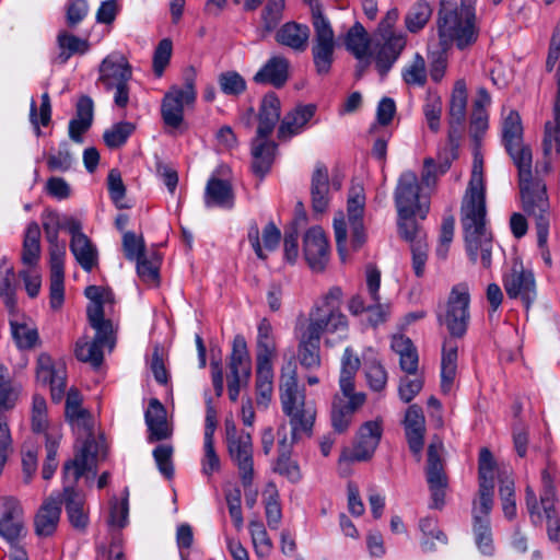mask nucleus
I'll use <instances>...</instances> for the list:
<instances>
[{"mask_svg":"<svg viewBox=\"0 0 560 560\" xmlns=\"http://www.w3.org/2000/svg\"><path fill=\"white\" fill-rule=\"evenodd\" d=\"M345 46L355 58L371 57V40L360 22H355L346 33Z\"/></svg>","mask_w":560,"mask_h":560,"instance_id":"obj_45","label":"nucleus"},{"mask_svg":"<svg viewBox=\"0 0 560 560\" xmlns=\"http://www.w3.org/2000/svg\"><path fill=\"white\" fill-rule=\"evenodd\" d=\"M12 338L20 350H31L39 342L36 325L31 319H10Z\"/></svg>","mask_w":560,"mask_h":560,"instance_id":"obj_42","label":"nucleus"},{"mask_svg":"<svg viewBox=\"0 0 560 560\" xmlns=\"http://www.w3.org/2000/svg\"><path fill=\"white\" fill-rule=\"evenodd\" d=\"M312 207L316 212H324L329 205V177L327 167L318 163L311 179Z\"/></svg>","mask_w":560,"mask_h":560,"instance_id":"obj_35","label":"nucleus"},{"mask_svg":"<svg viewBox=\"0 0 560 560\" xmlns=\"http://www.w3.org/2000/svg\"><path fill=\"white\" fill-rule=\"evenodd\" d=\"M70 250L81 268L91 272L98 265V250L88 237L77 236L70 242Z\"/></svg>","mask_w":560,"mask_h":560,"instance_id":"obj_43","label":"nucleus"},{"mask_svg":"<svg viewBox=\"0 0 560 560\" xmlns=\"http://www.w3.org/2000/svg\"><path fill=\"white\" fill-rule=\"evenodd\" d=\"M248 241L260 259L267 258V253L273 252L281 238L280 230L275 225L273 222H269L261 232V242H260V231L256 223L250 224L247 233Z\"/></svg>","mask_w":560,"mask_h":560,"instance_id":"obj_30","label":"nucleus"},{"mask_svg":"<svg viewBox=\"0 0 560 560\" xmlns=\"http://www.w3.org/2000/svg\"><path fill=\"white\" fill-rule=\"evenodd\" d=\"M135 131V125L128 121L115 124L103 135L104 142L109 148L121 147Z\"/></svg>","mask_w":560,"mask_h":560,"instance_id":"obj_64","label":"nucleus"},{"mask_svg":"<svg viewBox=\"0 0 560 560\" xmlns=\"http://www.w3.org/2000/svg\"><path fill=\"white\" fill-rule=\"evenodd\" d=\"M258 119V136L268 138L280 119V100L275 93H268L264 96Z\"/></svg>","mask_w":560,"mask_h":560,"instance_id":"obj_38","label":"nucleus"},{"mask_svg":"<svg viewBox=\"0 0 560 560\" xmlns=\"http://www.w3.org/2000/svg\"><path fill=\"white\" fill-rule=\"evenodd\" d=\"M205 203L208 208L232 209L234 206V192L231 184L228 180L211 177L206 186Z\"/></svg>","mask_w":560,"mask_h":560,"instance_id":"obj_36","label":"nucleus"},{"mask_svg":"<svg viewBox=\"0 0 560 560\" xmlns=\"http://www.w3.org/2000/svg\"><path fill=\"white\" fill-rule=\"evenodd\" d=\"M56 427L57 425L50 427L48 423L46 399L38 394L33 395V400H32V428H33V431L37 432V433L43 432L45 434L48 430L56 428Z\"/></svg>","mask_w":560,"mask_h":560,"instance_id":"obj_62","label":"nucleus"},{"mask_svg":"<svg viewBox=\"0 0 560 560\" xmlns=\"http://www.w3.org/2000/svg\"><path fill=\"white\" fill-rule=\"evenodd\" d=\"M342 291L339 287H332L310 310L307 317L299 319L295 329L322 339L324 335L338 334L346 337L349 323L341 312L340 304Z\"/></svg>","mask_w":560,"mask_h":560,"instance_id":"obj_3","label":"nucleus"},{"mask_svg":"<svg viewBox=\"0 0 560 560\" xmlns=\"http://www.w3.org/2000/svg\"><path fill=\"white\" fill-rule=\"evenodd\" d=\"M300 364L306 369H318L322 364L320 339L301 329H295Z\"/></svg>","mask_w":560,"mask_h":560,"instance_id":"obj_37","label":"nucleus"},{"mask_svg":"<svg viewBox=\"0 0 560 560\" xmlns=\"http://www.w3.org/2000/svg\"><path fill=\"white\" fill-rule=\"evenodd\" d=\"M383 433L382 422L372 420L363 423L358 432L352 451L345 450L339 458V466L353 462L370 459L377 448Z\"/></svg>","mask_w":560,"mask_h":560,"instance_id":"obj_14","label":"nucleus"},{"mask_svg":"<svg viewBox=\"0 0 560 560\" xmlns=\"http://www.w3.org/2000/svg\"><path fill=\"white\" fill-rule=\"evenodd\" d=\"M502 140L506 151L518 170V186L521 196L536 192L537 186L546 185L542 179L533 177L532 151L523 144V126L520 114L510 109L502 119Z\"/></svg>","mask_w":560,"mask_h":560,"instance_id":"obj_4","label":"nucleus"},{"mask_svg":"<svg viewBox=\"0 0 560 560\" xmlns=\"http://www.w3.org/2000/svg\"><path fill=\"white\" fill-rule=\"evenodd\" d=\"M467 86L464 80H457L454 84L450 106L448 122L450 126H460L466 118L467 108Z\"/></svg>","mask_w":560,"mask_h":560,"instance_id":"obj_46","label":"nucleus"},{"mask_svg":"<svg viewBox=\"0 0 560 560\" xmlns=\"http://www.w3.org/2000/svg\"><path fill=\"white\" fill-rule=\"evenodd\" d=\"M84 294L90 300L86 307L90 326L92 328H101L104 325L108 327V324H112V322L104 317V304L113 301V293L102 287L89 285Z\"/></svg>","mask_w":560,"mask_h":560,"instance_id":"obj_28","label":"nucleus"},{"mask_svg":"<svg viewBox=\"0 0 560 560\" xmlns=\"http://www.w3.org/2000/svg\"><path fill=\"white\" fill-rule=\"evenodd\" d=\"M21 387L12 382L9 369L0 363V415L15 407Z\"/></svg>","mask_w":560,"mask_h":560,"instance_id":"obj_52","label":"nucleus"},{"mask_svg":"<svg viewBox=\"0 0 560 560\" xmlns=\"http://www.w3.org/2000/svg\"><path fill=\"white\" fill-rule=\"evenodd\" d=\"M536 192L521 196L523 209L536 220L538 246L541 252V258L546 266L551 267V254L547 246L549 234V202L546 191V185H538Z\"/></svg>","mask_w":560,"mask_h":560,"instance_id":"obj_12","label":"nucleus"},{"mask_svg":"<svg viewBox=\"0 0 560 560\" xmlns=\"http://www.w3.org/2000/svg\"><path fill=\"white\" fill-rule=\"evenodd\" d=\"M402 79L408 85L422 86L427 82L425 60L420 54H416L412 60L402 70Z\"/></svg>","mask_w":560,"mask_h":560,"instance_id":"obj_61","label":"nucleus"},{"mask_svg":"<svg viewBox=\"0 0 560 560\" xmlns=\"http://www.w3.org/2000/svg\"><path fill=\"white\" fill-rule=\"evenodd\" d=\"M316 106L313 104L299 105L292 112L288 113L278 131L280 139H289L300 133L305 125L313 118Z\"/></svg>","mask_w":560,"mask_h":560,"instance_id":"obj_34","label":"nucleus"},{"mask_svg":"<svg viewBox=\"0 0 560 560\" xmlns=\"http://www.w3.org/2000/svg\"><path fill=\"white\" fill-rule=\"evenodd\" d=\"M50 265V306L59 310L65 299V259L49 260Z\"/></svg>","mask_w":560,"mask_h":560,"instance_id":"obj_53","label":"nucleus"},{"mask_svg":"<svg viewBox=\"0 0 560 560\" xmlns=\"http://www.w3.org/2000/svg\"><path fill=\"white\" fill-rule=\"evenodd\" d=\"M494 485H479V499L474 502V522L489 521V514L493 505Z\"/></svg>","mask_w":560,"mask_h":560,"instance_id":"obj_59","label":"nucleus"},{"mask_svg":"<svg viewBox=\"0 0 560 560\" xmlns=\"http://www.w3.org/2000/svg\"><path fill=\"white\" fill-rule=\"evenodd\" d=\"M308 37V27L293 22L285 23L276 34V39L279 44L300 51L306 48Z\"/></svg>","mask_w":560,"mask_h":560,"instance_id":"obj_44","label":"nucleus"},{"mask_svg":"<svg viewBox=\"0 0 560 560\" xmlns=\"http://www.w3.org/2000/svg\"><path fill=\"white\" fill-rule=\"evenodd\" d=\"M144 420L148 427L149 442L167 440L172 436L173 430L166 418V409L158 398L149 400L144 412Z\"/></svg>","mask_w":560,"mask_h":560,"instance_id":"obj_25","label":"nucleus"},{"mask_svg":"<svg viewBox=\"0 0 560 560\" xmlns=\"http://www.w3.org/2000/svg\"><path fill=\"white\" fill-rule=\"evenodd\" d=\"M279 456L275 465V471L288 478L291 482H296L301 479L300 467L296 462L292 460L289 456V445L287 444V436L283 434L282 440L279 442Z\"/></svg>","mask_w":560,"mask_h":560,"instance_id":"obj_55","label":"nucleus"},{"mask_svg":"<svg viewBox=\"0 0 560 560\" xmlns=\"http://www.w3.org/2000/svg\"><path fill=\"white\" fill-rule=\"evenodd\" d=\"M443 444L440 440L433 441L428 447L427 478L432 495V506L440 509L444 504L446 475L441 458Z\"/></svg>","mask_w":560,"mask_h":560,"instance_id":"obj_18","label":"nucleus"},{"mask_svg":"<svg viewBox=\"0 0 560 560\" xmlns=\"http://www.w3.org/2000/svg\"><path fill=\"white\" fill-rule=\"evenodd\" d=\"M42 224L49 244V260L65 259L66 244L59 241V232L63 226V215L54 210H46L42 214Z\"/></svg>","mask_w":560,"mask_h":560,"instance_id":"obj_27","label":"nucleus"},{"mask_svg":"<svg viewBox=\"0 0 560 560\" xmlns=\"http://www.w3.org/2000/svg\"><path fill=\"white\" fill-rule=\"evenodd\" d=\"M252 373V360L247 342L242 335H236L229 358V377L243 378L247 383Z\"/></svg>","mask_w":560,"mask_h":560,"instance_id":"obj_31","label":"nucleus"},{"mask_svg":"<svg viewBox=\"0 0 560 560\" xmlns=\"http://www.w3.org/2000/svg\"><path fill=\"white\" fill-rule=\"evenodd\" d=\"M95 441L86 438L81 450L72 460L63 466V476L70 483H75L86 471L93 470L96 466Z\"/></svg>","mask_w":560,"mask_h":560,"instance_id":"obj_24","label":"nucleus"},{"mask_svg":"<svg viewBox=\"0 0 560 560\" xmlns=\"http://www.w3.org/2000/svg\"><path fill=\"white\" fill-rule=\"evenodd\" d=\"M14 279L13 267L9 265L4 257L0 260V298L11 315H15L16 300L15 288L12 283Z\"/></svg>","mask_w":560,"mask_h":560,"instance_id":"obj_51","label":"nucleus"},{"mask_svg":"<svg viewBox=\"0 0 560 560\" xmlns=\"http://www.w3.org/2000/svg\"><path fill=\"white\" fill-rule=\"evenodd\" d=\"M406 46V36L376 37L373 39L375 67L382 77L386 75Z\"/></svg>","mask_w":560,"mask_h":560,"instance_id":"obj_22","label":"nucleus"},{"mask_svg":"<svg viewBox=\"0 0 560 560\" xmlns=\"http://www.w3.org/2000/svg\"><path fill=\"white\" fill-rule=\"evenodd\" d=\"M256 404L267 408L273 396V365L256 364Z\"/></svg>","mask_w":560,"mask_h":560,"instance_id":"obj_47","label":"nucleus"},{"mask_svg":"<svg viewBox=\"0 0 560 560\" xmlns=\"http://www.w3.org/2000/svg\"><path fill=\"white\" fill-rule=\"evenodd\" d=\"M25 535L24 510L21 502L11 495L0 498V537L10 544Z\"/></svg>","mask_w":560,"mask_h":560,"instance_id":"obj_16","label":"nucleus"},{"mask_svg":"<svg viewBox=\"0 0 560 560\" xmlns=\"http://www.w3.org/2000/svg\"><path fill=\"white\" fill-rule=\"evenodd\" d=\"M460 223L469 259L489 268L493 236L488 226L483 156L479 149L474 152L471 175L460 207Z\"/></svg>","mask_w":560,"mask_h":560,"instance_id":"obj_1","label":"nucleus"},{"mask_svg":"<svg viewBox=\"0 0 560 560\" xmlns=\"http://www.w3.org/2000/svg\"><path fill=\"white\" fill-rule=\"evenodd\" d=\"M42 102L39 109H37L36 102L32 100L30 106V120L35 128L37 137L42 135L40 126L46 127L51 119V104L50 97L47 92L42 94Z\"/></svg>","mask_w":560,"mask_h":560,"instance_id":"obj_58","label":"nucleus"},{"mask_svg":"<svg viewBox=\"0 0 560 560\" xmlns=\"http://www.w3.org/2000/svg\"><path fill=\"white\" fill-rule=\"evenodd\" d=\"M249 533L254 545L255 553L259 558H266L272 550V541L261 522L249 523Z\"/></svg>","mask_w":560,"mask_h":560,"instance_id":"obj_60","label":"nucleus"},{"mask_svg":"<svg viewBox=\"0 0 560 560\" xmlns=\"http://www.w3.org/2000/svg\"><path fill=\"white\" fill-rule=\"evenodd\" d=\"M432 15V7L425 0H418L407 12L405 25L411 33L422 30Z\"/></svg>","mask_w":560,"mask_h":560,"instance_id":"obj_56","label":"nucleus"},{"mask_svg":"<svg viewBox=\"0 0 560 560\" xmlns=\"http://www.w3.org/2000/svg\"><path fill=\"white\" fill-rule=\"evenodd\" d=\"M58 46L61 49L59 58L66 62L74 54H85L90 49L88 39L80 38L67 32H60L57 36Z\"/></svg>","mask_w":560,"mask_h":560,"instance_id":"obj_57","label":"nucleus"},{"mask_svg":"<svg viewBox=\"0 0 560 560\" xmlns=\"http://www.w3.org/2000/svg\"><path fill=\"white\" fill-rule=\"evenodd\" d=\"M132 69L127 58L120 52H112L98 67L100 84L106 92H114V103L125 108L129 103V81Z\"/></svg>","mask_w":560,"mask_h":560,"instance_id":"obj_7","label":"nucleus"},{"mask_svg":"<svg viewBox=\"0 0 560 560\" xmlns=\"http://www.w3.org/2000/svg\"><path fill=\"white\" fill-rule=\"evenodd\" d=\"M36 378L44 385L50 386L51 399L59 402L66 392L67 372L61 361H54L47 353H40L37 358Z\"/></svg>","mask_w":560,"mask_h":560,"instance_id":"obj_19","label":"nucleus"},{"mask_svg":"<svg viewBox=\"0 0 560 560\" xmlns=\"http://www.w3.org/2000/svg\"><path fill=\"white\" fill-rule=\"evenodd\" d=\"M279 397L282 411L289 418L292 439L310 435L316 419V407L313 401L306 400L305 389L299 386L294 366L282 369Z\"/></svg>","mask_w":560,"mask_h":560,"instance_id":"obj_2","label":"nucleus"},{"mask_svg":"<svg viewBox=\"0 0 560 560\" xmlns=\"http://www.w3.org/2000/svg\"><path fill=\"white\" fill-rule=\"evenodd\" d=\"M308 5L314 28V43L312 47L313 61L317 73L325 75L330 71L334 61L336 47L335 33L330 22L323 14L320 3Z\"/></svg>","mask_w":560,"mask_h":560,"instance_id":"obj_8","label":"nucleus"},{"mask_svg":"<svg viewBox=\"0 0 560 560\" xmlns=\"http://www.w3.org/2000/svg\"><path fill=\"white\" fill-rule=\"evenodd\" d=\"M61 501L49 497L45 499L34 516V530L39 537L51 536L59 524Z\"/></svg>","mask_w":560,"mask_h":560,"instance_id":"obj_26","label":"nucleus"},{"mask_svg":"<svg viewBox=\"0 0 560 560\" xmlns=\"http://www.w3.org/2000/svg\"><path fill=\"white\" fill-rule=\"evenodd\" d=\"M364 373L369 387L373 392H383L387 385V372L377 360L365 361Z\"/></svg>","mask_w":560,"mask_h":560,"instance_id":"obj_63","label":"nucleus"},{"mask_svg":"<svg viewBox=\"0 0 560 560\" xmlns=\"http://www.w3.org/2000/svg\"><path fill=\"white\" fill-rule=\"evenodd\" d=\"M365 196L360 186L352 187L347 201V218L350 228V245L353 250L360 249L366 242L363 223Z\"/></svg>","mask_w":560,"mask_h":560,"instance_id":"obj_20","label":"nucleus"},{"mask_svg":"<svg viewBox=\"0 0 560 560\" xmlns=\"http://www.w3.org/2000/svg\"><path fill=\"white\" fill-rule=\"evenodd\" d=\"M475 2L462 0L459 7L441 2L438 28L443 44L455 43L459 49H464L476 40Z\"/></svg>","mask_w":560,"mask_h":560,"instance_id":"obj_5","label":"nucleus"},{"mask_svg":"<svg viewBox=\"0 0 560 560\" xmlns=\"http://www.w3.org/2000/svg\"><path fill=\"white\" fill-rule=\"evenodd\" d=\"M392 349L399 355V365L408 374H416L418 370V353L411 340L405 336H394Z\"/></svg>","mask_w":560,"mask_h":560,"instance_id":"obj_48","label":"nucleus"},{"mask_svg":"<svg viewBox=\"0 0 560 560\" xmlns=\"http://www.w3.org/2000/svg\"><path fill=\"white\" fill-rule=\"evenodd\" d=\"M470 293L466 283H457L447 296L443 310L439 313V320L444 325L451 336L465 335L470 319Z\"/></svg>","mask_w":560,"mask_h":560,"instance_id":"obj_10","label":"nucleus"},{"mask_svg":"<svg viewBox=\"0 0 560 560\" xmlns=\"http://www.w3.org/2000/svg\"><path fill=\"white\" fill-rule=\"evenodd\" d=\"M421 185L418 176L411 171L404 172L397 182L394 192L398 217H418L425 219L430 210L429 197L420 194Z\"/></svg>","mask_w":560,"mask_h":560,"instance_id":"obj_9","label":"nucleus"},{"mask_svg":"<svg viewBox=\"0 0 560 560\" xmlns=\"http://www.w3.org/2000/svg\"><path fill=\"white\" fill-rule=\"evenodd\" d=\"M559 62L556 81L557 94L553 102V120L545 124V133L542 139L544 161L537 164L536 172L549 173L552 164H560V30L557 28L550 44L546 68L552 71L555 65Z\"/></svg>","mask_w":560,"mask_h":560,"instance_id":"obj_6","label":"nucleus"},{"mask_svg":"<svg viewBox=\"0 0 560 560\" xmlns=\"http://www.w3.org/2000/svg\"><path fill=\"white\" fill-rule=\"evenodd\" d=\"M225 443L232 463L237 467L244 487L250 486L254 479V448L252 435L237 430L234 424L225 427Z\"/></svg>","mask_w":560,"mask_h":560,"instance_id":"obj_11","label":"nucleus"},{"mask_svg":"<svg viewBox=\"0 0 560 560\" xmlns=\"http://www.w3.org/2000/svg\"><path fill=\"white\" fill-rule=\"evenodd\" d=\"M196 96L194 75L185 79L183 88L172 86L164 95L161 105L164 125L173 130L179 129L184 122V106L194 104Z\"/></svg>","mask_w":560,"mask_h":560,"instance_id":"obj_13","label":"nucleus"},{"mask_svg":"<svg viewBox=\"0 0 560 560\" xmlns=\"http://www.w3.org/2000/svg\"><path fill=\"white\" fill-rule=\"evenodd\" d=\"M366 396L362 392L350 395L336 394L331 405V424L335 431L345 432L354 412L364 405Z\"/></svg>","mask_w":560,"mask_h":560,"instance_id":"obj_23","label":"nucleus"},{"mask_svg":"<svg viewBox=\"0 0 560 560\" xmlns=\"http://www.w3.org/2000/svg\"><path fill=\"white\" fill-rule=\"evenodd\" d=\"M304 257L314 271H323L330 257L328 238L320 226L310 228L303 237Z\"/></svg>","mask_w":560,"mask_h":560,"instance_id":"obj_21","label":"nucleus"},{"mask_svg":"<svg viewBox=\"0 0 560 560\" xmlns=\"http://www.w3.org/2000/svg\"><path fill=\"white\" fill-rule=\"evenodd\" d=\"M503 287L510 299H520L528 308L537 298L534 273L514 261L511 269L503 276Z\"/></svg>","mask_w":560,"mask_h":560,"instance_id":"obj_15","label":"nucleus"},{"mask_svg":"<svg viewBox=\"0 0 560 560\" xmlns=\"http://www.w3.org/2000/svg\"><path fill=\"white\" fill-rule=\"evenodd\" d=\"M93 121V101L89 96H82L77 104L75 118L69 122V137L81 143L83 133L91 127Z\"/></svg>","mask_w":560,"mask_h":560,"instance_id":"obj_41","label":"nucleus"},{"mask_svg":"<svg viewBox=\"0 0 560 560\" xmlns=\"http://www.w3.org/2000/svg\"><path fill=\"white\" fill-rule=\"evenodd\" d=\"M95 337L89 340L86 336L79 338L74 346V354L79 361L90 363L94 368H98L103 362V347H108L112 350L115 346L114 327L108 324V327L102 326L101 328H93Z\"/></svg>","mask_w":560,"mask_h":560,"instance_id":"obj_17","label":"nucleus"},{"mask_svg":"<svg viewBox=\"0 0 560 560\" xmlns=\"http://www.w3.org/2000/svg\"><path fill=\"white\" fill-rule=\"evenodd\" d=\"M422 533L421 547L425 552L436 550V545H446V535L438 527V523L432 517L422 518L419 523Z\"/></svg>","mask_w":560,"mask_h":560,"instance_id":"obj_54","label":"nucleus"},{"mask_svg":"<svg viewBox=\"0 0 560 560\" xmlns=\"http://www.w3.org/2000/svg\"><path fill=\"white\" fill-rule=\"evenodd\" d=\"M289 79V61L281 56H272L254 75L258 84H271L281 88Z\"/></svg>","mask_w":560,"mask_h":560,"instance_id":"obj_32","label":"nucleus"},{"mask_svg":"<svg viewBox=\"0 0 560 560\" xmlns=\"http://www.w3.org/2000/svg\"><path fill=\"white\" fill-rule=\"evenodd\" d=\"M277 145L268 138H260L258 135L252 143L253 172L264 177L270 170L273 162Z\"/></svg>","mask_w":560,"mask_h":560,"instance_id":"obj_39","label":"nucleus"},{"mask_svg":"<svg viewBox=\"0 0 560 560\" xmlns=\"http://www.w3.org/2000/svg\"><path fill=\"white\" fill-rule=\"evenodd\" d=\"M360 368V360L351 348H346L341 358L339 387L342 395H350L354 392V380Z\"/></svg>","mask_w":560,"mask_h":560,"instance_id":"obj_50","label":"nucleus"},{"mask_svg":"<svg viewBox=\"0 0 560 560\" xmlns=\"http://www.w3.org/2000/svg\"><path fill=\"white\" fill-rule=\"evenodd\" d=\"M277 358V342L273 329L267 318H262L257 326L256 364L273 365Z\"/></svg>","mask_w":560,"mask_h":560,"instance_id":"obj_33","label":"nucleus"},{"mask_svg":"<svg viewBox=\"0 0 560 560\" xmlns=\"http://www.w3.org/2000/svg\"><path fill=\"white\" fill-rule=\"evenodd\" d=\"M404 425L409 448L415 455L420 456L424 441L425 419L422 409L418 405L409 406L405 415Z\"/></svg>","mask_w":560,"mask_h":560,"instance_id":"obj_29","label":"nucleus"},{"mask_svg":"<svg viewBox=\"0 0 560 560\" xmlns=\"http://www.w3.org/2000/svg\"><path fill=\"white\" fill-rule=\"evenodd\" d=\"M63 495L66 501V511L70 524L74 528L83 530L89 523L84 497L77 492L72 486L65 487Z\"/></svg>","mask_w":560,"mask_h":560,"instance_id":"obj_40","label":"nucleus"},{"mask_svg":"<svg viewBox=\"0 0 560 560\" xmlns=\"http://www.w3.org/2000/svg\"><path fill=\"white\" fill-rule=\"evenodd\" d=\"M40 256V228L37 222H30L26 226L23 248L22 261L28 267L37 265Z\"/></svg>","mask_w":560,"mask_h":560,"instance_id":"obj_49","label":"nucleus"}]
</instances>
